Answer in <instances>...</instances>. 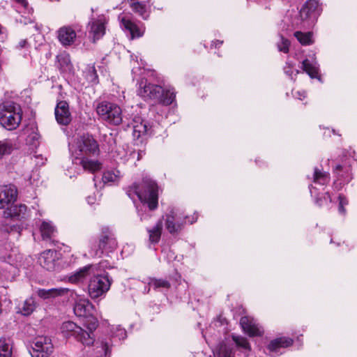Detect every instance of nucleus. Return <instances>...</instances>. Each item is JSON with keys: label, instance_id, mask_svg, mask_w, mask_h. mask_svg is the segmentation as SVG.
I'll return each instance as SVG.
<instances>
[{"label": "nucleus", "instance_id": "34", "mask_svg": "<svg viewBox=\"0 0 357 357\" xmlns=\"http://www.w3.org/2000/svg\"><path fill=\"white\" fill-rule=\"evenodd\" d=\"M14 144L10 139H6L0 141V158L4 155H9L13 150Z\"/></svg>", "mask_w": 357, "mask_h": 357}, {"label": "nucleus", "instance_id": "42", "mask_svg": "<svg viewBox=\"0 0 357 357\" xmlns=\"http://www.w3.org/2000/svg\"><path fill=\"white\" fill-rule=\"evenodd\" d=\"M116 175L113 172H107L104 173L102 179L104 183H108L114 181Z\"/></svg>", "mask_w": 357, "mask_h": 357}, {"label": "nucleus", "instance_id": "52", "mask_svg": "<svg viewBox=\"0 0 357 357\" xmlns=\"http://www.w3.org/2000/svg\"><path fill=\"white\" fill-rule=\"evenodd\" d=\"M114 142H115V140H114V137H112V135L110 134L109 135V143H111V142L114 143Z\"/></svg>", "mask_w": 357, "mask_h": 357}, {"label": "nucleus", "instance_id": "8", "mask_svg": "<svg viewBox=\"0 0 357 357\" xmlns=\"http://www.w3.org/2000/svg\"><path fill=\"white\" fill-rule=\"evenodd\" d=\"M117 247V241L114 233L108 227H102L98 237V243L92 248L93 257H100L104 250L112 252Z\"/></svg>", "mask_w": 357, "mask_h": 357}, {"label": "nucleus", "instance_id": "22", "mask_svg": "<svg viewBox=\"0 0 357 357\" xmlns=\"http://www.w3.org/2000/svg\"><path fill=\"white\" fill-rule=\"evenodd\" d=\"M89 26L90 27L89 33L92 35L93 43H96L105 33V24L100 20H94L89 24Z\"/></svg>", "mask_w": 357, "mask_h": 357}, {"label": "nucleus", "instance_id": "54", "mask_svg": "<svg viewBox=\"0 0 357 357\" xmlns=\"http://www.w3.org/2000/svg\"><path fill=\"white\" fill-rule=\"evenodd\" d=\"M14 228L15 229V230L17 231H19L21 229V227L20 226H14Z\"/></svg>", "mask_w": 357, "mask_h": 357}, {"label": "nucleus", "instance_id": "31", "mask_svg": "<svg viewBox=\"0 0 357 357\" xmlns=\"http://www.w3.org/2000/svg\"><path fill=\"white\" fill-rule=\"evenodd\" d=\"M132 10L137 13L144 20H147L149 17V13L146 10V5L144 3L135 1L131 4Z\"/></svg>", "mask_w": 357, "mask_h": 357}, {"label": "nucleus", "instance_id": "38", "mask_svg": "<svg viewBox=\"0 0 357 357\" xmlns=\"http://www.w3.org/2000/svg\"><path fill=\"white\" fill-rule=\"evenodd\" d=\"M150 285L155 289L159 288L169 289L171 287L170 283L167 280L162 279H153L150 282Z\"/></svg>", "mask_w": 357, "mask_h": 357}, {"label": "nucleus", "instance_id": "46", "mask_svg": "<svg viewBox=\"0 0 357 357\" xmlns=\"http://www.w3.org/2000/svg\"><path fill=\"white\" fill-rule=\"evenodd\" d=\"M26 45H27V41H26V40H21L19 42V43H18V45H17V48H19V49H22V48L25 47Z\"/></svg>", "mask_w": 357, "mask_h": 357}, {"label": "nucleus", "instance_id": "43", "mask_svg": "<svg viewBox=\"0 0 357 357\" xmlns=\"http://www.w3.org/2000/svg\"><path fill=\"white\" fill-rule=\"evenodd\" d=\"M114 335L118 337L119 340H124L127 337V332L124 328H117Z\"/></svg>", "mask_w": 357, "mask_h": 357}, {"label": "nucleus", "instance_id": "44", "mask_svg": "<svg viewBox=\"0 0 357 357\" xmlns=\"http://www.w3.org/2000/svg\"><path fill=\"white\" fill-rule=\"evenodd\" d=\"M102 349L105 351V357H109L111 354V349L109 347V345L107 342H105L102 344Z\"/></svg>", "mask_w": 357, "mask_h": 357}, {"label": "nucleus", "instance_id": "3", "mask_svg": "<svg viewBox=\"0 0 357 357\" xmlns=\"http://www.w3.org/2000/svg\"><path fill=\"white\" fill-rule=\"evenodd\" d=\"M138 94L144 98L153 100L163 105H171L176 96L174 91L165 90L159 85L147 84L146 80L140 82Z\"/></svg>", "mask_w": 357, "mask_h": 357}, {"label": "nucleus", "instance_id": "4", "mask_svg": "<svg viewBox=\"0 0 357 357\" xmlns=\"http://www.w3.org/2000/svg\"><path fill=\"white\" fill-rule=\"evenodd\" d=\"M22 121L20 106L12 101H8L0 106V123L8 130L16 129Z\"/></svg>", "mask_w": 357, "mask_h": 357}, {"label": "nucleus", "instance_id": "36", "mask_svg": "<svg viewBox=\"0 0 357 357\" xmlns=\"http://www.w3.org/2000/svg\"><path fill=\"white\" fill-rule=\"evenodd\" d=\"M302 64L303 70L310 75V77L315 78L317 77V69L314 67L307 59L304 60Z\"/></svg>", "mask_w": 357, "mask_h": 357}, {"label": "nucleus", "instance_id": "21", "mask_svg": "<svg viewBox=\"0 0 357 357\" xmlns=\"http://www.w3.org/2000/svg\"><path fill=\"white\" fill-rule=\"evenodd\" d=\"M68 291V289L64 288L39 289L37 295L43 300H52L65 295Z\"/></svg>", "mask_w": 357, "mask_h": 357}, {"label": "nucleus", "instance_id": "53", "mask_svg": "<svg viewBox=\"0 0 357 357\" xmlns=\"http://www.w3.org/2000/svg\"><path fill=\"white\" fill-rule=\"evenodd\" d=\"M93 199H93V197H89L87 198V200H88L89 204H92V203H93Z\"/></svg>", "mask_w": 357, "mask_h": 357}, {"label": "nucleus", "instance_id": "32", "mask_svg": "<svg viewBox=\"0 0 357 357\" xmlns=\"http://www.w3.org/2000/svg\"><path fill=\"white\" fill-rule=\"evenodd\" d=\"M314 182L320 185H326L330 181L329 174L325 172H321L317 168L314 169Z\"/></svg>", "mask_w": 357, "mask_h": 357}, {"label": "nucleus", "instance_id": "47", "mask_svg": "<svg viewBox=\"0 0 357 357\" xmlns=\"http://www.w3.org/2000/svg\"><path fill=\"white\" fill-rule=\"evenodd\" d=\"M324 201H326L325 197L316 198V204H318L319 206H321L323 205Z\"/></svg>", "mask_w": 357, "mask_h": 357}, {"label": "nucleus", "instance_id": "6", "mask_svg": "<svg viewBox=\"0 0 357 357\" xmlns=\"http://www.w3.org/2000/svg\"><path fill=\"white\" fill-rule=\"evenodd\" d=\"M96 112L100 119L114 126L122 123V110L115 103L102 101L96 106Z\"/></svg>", "mask_w": 357, "mask_h": 357}, {"label": "nucleus", "instance_id": "51", "mask_svg": "<svg viewBox=\"0 0 357 357\" xmlns=\"http://www.w3.org/2000/svg\"><path fill=\"white\" fill-rule=\"evenodd\" d=\"M223 43V41L222 40H216L215 42H214V44L215 45V47H217V45H220Z\"/></svg>", "mask_w": 357, "mask_h": 357}, {"label": "nucleus", "instance_id": "11", "mask_svg": "<svg viewBox=\"0 0 357 357\" xmlns=\"http://www.w3.org/2000/svg\"><path fill=\"white\" fill-rule=\"evenodd\" d=\"M300 12L301 16L313 26L321 14V7L317 0H307L301 7Z\"/></svg>", "mask_w": 357, "mask_h": 357}, {"label": "nucleus", "instance_id": "14", "mask_svg": "<svg viewBox=\"0 0 357 357\" xmlns=\"http://www.w3.org/2000/svg\"><path fill=\"white\" fill-rule=\"evenodd\" d=\"M334 172L337 178V180L334 182V185L337 190L342 188V184L349 183L352 178L349 166L337 165Z\"/></svg>", "mask_w": 357, "mask_h": 357}, {"label": "nucleus", "instance_id": "37", "mask_svg": "<svg viewBox=\"0 0 357 357\" xmlns=\"http://www.w3.org/2000/svg\"><path fill=\"white\" fill-rule=\"evenodd\" d=\"M232 339H233L234 342H235L236 346L241 347V348L245 349L248 351H250L251 349L250 345L246 338L243 337L232 335Z\"/></svg>", "mask_w": 357, "mask_h": 357}, {"label": "nucleus", "instance_id": "27", "mask_svg": "<svg viewBox=\"0 0 357 357\" xmlns=\"http://www.w3.org/2000/svg\"><path fill=\"white\" fill-rule=\"evenodd\" d=\"M35 309L36 303L34 298L30 297L18 305L17 312L20 313L24 316H29L34 311Z\"/></svg>", "mask_w": 357, "mask_h": 357}, {"label": "nucleus", "instance_id": "9", "mask_svg": "<svg viewBox=\"0 0 357 357\" xmlns=\"http://www.w3.org/2000/svg\"><path fill=\"white\" fill-rule=\"evenodd\" d=\"M112 284V279L109 278L108 273L105 275H93L90 279L88 285L89 294L91 298H97L106 293Z\"/></svg>", "mask_w": 357, "mask_h": 357}, {"label": "nucleus", "instance_id": "16", "mask_svg": "<svg viewBox=\"0 0 357 357\" xmlns=\"http://www.w3.org/2000/svg\"><path fill=\"white\" fill-rule=\"evenodd\" d=\"M97 270L96 265L89 264L86 265L78 271L72 274L68 280L72 283H77L80 282H83L88 277L91 276L96 273V271Z\"/></svg>", "mask_w": 357, "mask_h": 357}, {"label": "nucleus", "instance_id": "29", "mask_svg": "<svg viewBox=\"0 0 357 357\" xmlns=\"http://www.w3.org/2000/svg\"><path fill=\"white\" fill-rule=\"evenodd\" d=\"M291 25L294 29H310L312 27L308 20L301 16V12L292 18Z\"/></svg>", "mask_w": 357, "mask_h": 357}, {"label": "nucleus", "instance_id": "26", "mask_svg": "<svg viewBox=\"0 0 357 357\" xmlns=\"http://www.w3.org/2000/svg\"><path fill=\"white\" fill-rule=\"evenodd\" d=\"M13 340L9 337H0V357H12Z\"/></svg>", "mask_w": 357, "mask_h": 357}, {"label": "nucleus", "instance_id": "15", "mask_svg": "<svg viewBox=\"0 0 357 357\" xmlns=\"http://www.w3.org/2000/svg\"><path fill=\"white\" fill-rule=\"evenodd\" d=\"M132 127L133 130L132 135L135 139H139L143 135L151 134V126L149 125V123L140 117L134 119Z\"/></svg>", "mask_w": 357, "mask_h": 357}, {"label": "nucleus", "instance_id": "24", "mask_svg": "<svg viewBox=\"0 0 357 357\" xmlns=\"http://www.w3.org/2000/svg\"><path fill=\"white\" fill-rule=\"evenodd\" d=\"M163 227L162 218L158 220L156 225L151 229H147L149 233V240L151 243H158L161 238L162 230Z\"/></svg>", "mask_w": 357, "mask_h": 357}, {"label": "nucleus", "instance_id": "45", "mask_svg": "<svg viewBox=\"0 0 357 357\" xmlns=\"http://www.w3.org/2000/svg\"><path fill=\"white\" fill-rule=\"evenodd\" d=\"M59 62L60 63L61 66H66V67L70 63V59L68 56H63L61 59H59Z\"/></svg>", "mask_w": 357, "mask_h": 357}, {"label": "nucleus", "instance_id": "23", "mask_svg": "<svg viewBox=\"0 0 357 357\" xmlns=\"http://www.w3.org/2000/svg\"><path fill=\"white\" fill-rule=\"evenodd\" d=\"M235 345L233 343L220 342L217 347L215 357H234Z\"/></svg>", "mask_w": 357, "mask_h": 357}, {"label": "nucleus", "instance_id": "12", "mask_svg": "<svg viewBox=\"0 0 357 357\" xmlns=\"http://www.w3.org/2000/svg\"><path fill=\"white\" fill-rule=\"evenodd\" d=\"M55 118L59 124L68 126L72 121L69 105L66 100L58 101L54 109Z\"/></svg>", "mask_w": 357, "mask_h": 357}, {"label": "nucleus", "instance_id": "33", "mask_svg": "<svg viewBox=\"0 0 357 357\" xmlns=\"http://www.w3.org/2000/svg\"><path fill=\"white\" fill-rule=\"evenodd\" d=\"M294 36L303 45H309L312 43V33L311 32H302L297 31L294 32Z\"/></svg>", "mask_w": 357, "mask_h": 357}, {"label": "nucleus", "instance_id": "55", "mask_svg": "<svg viewBox=\"0 0 357 357\" xmlns=\"http://www.w3.org/2000/svg\"><path fill=\"white\" fill-rule=\"evenodd\" d=\"M33 139H38V137H37V135L36 134L34 136H33Z\"/></svg>", "mask_w": 357, "mask_h": 357}, {"label": "nucleus", "instance_id": "28", "mask_svg": "<svg viewBox=\"0 0 357 357\" xmlns=\"http://www.w3.org/2000/svg\"><path fill=\"white\" fill-rule=\"evenodd\" d=\"M292 344V339L289 337H280L272 340L268 345V349L271 351H277L279 348L287 347Z\"/></svg>", "mask_w": 357, "mask_h": 357}, {"label": "nucleus", "instance_id": "49", "mask_svg": "<svg viewBox=\"0 0 357 357\" xmlns=\"http://www.w3.org/2000/svg\"><path fill=\"white\" fill-rule=\"evenodd\" d=\"M17 3L22 4L24 7H26L28 5V3L26 0H15Z\"/></svg>", "mask_w": 357, "mask_h": 357}, {"label": "nucleus", "instance_id": "10", "mask_svg": "<svg viewBox=\"0 0 357 357\" xmlns=\"http://www.w3.org/2000/svg\"><path fill=\"white\" fill-rule=\"evenodd\" d=\"M53 350L54 347L50 337L38 336L32 340L29 353L32 357H48Z\"/></svg>", "mask_w": 357, "mask_h": 357}, {"label": "nucleus", "instance_id": "48", "mask_svg": "<svg viewBox=\"0 0 357 357\" xmlns=\"http://www.w3.org/2000/svg\"><path fill=\"white\" fill-rule=\"evenodd\" d=\"M138 215L140 217V220L141 221H143V220H146V219L150 218L149 215H144L142 213H141L139 211H138Z\"/></svg>", "mask_w": 357, "mask_h": 357}, {"label": "nucleus", "instance_id": "35", "mask_svg": "<svg viewBox=\"0 0 357 357\" xmlns=\"http://www.w3.org/2000/svg\"><path fill=\"white\" fill-rule=\"evenodd\" d=\"M42 237L44 240L50 239L54 231V228L50 224L43 222L40 227Z\"/></svg>", "mask_w": 357, "mask_h": 357}, {"label": "nucleus", "instance_id": "13", "mask_svg": "<svg viewBox=\"0 0 357 357\" xmlns=\"http://www.w3.org/2000/svg\"><path fill=\"white\" fill-rule=\"evenodd\" d=\"M240 324L243 331L250 336H261L264 333L255 319L250 317H242L240 319Z\"/></svg>", "mask_w": 357, "mask_h": 357}, {"label": "nucleus", "instance_id": "39", "mask_svg": "<svg viewBox=\"0 0 357 357\" xmlns=\"http://www.w3.org/2000/svg\"><path fill=\"white\" fill-rule=\"evenodd\" d=\"M86 76L91 82L93 84H98L99 82L98 75L94 65L88 66Z\"/></svg>", "mask_w": 357, "mask_h": 357}, {"label": "nucleus", "instance_id": "41", "mask_svg": "<svg viewBox=\"0 0 357 357\" xmlns=\"http://www.w3.org/2000/svg\"><path fill=\"white\" fill-rule=\"evenodd\" d=\"M339 199V206H338V211L339 213L345 215L346 213V209L344 208V206L348 204V201L346 199V197L343 195H339L338 196Z\"/></svg>", "mask_w": 357, "mask_h": 357}, {"label": "nucleus", "instance_id": "30", "mask_svg": "<svg viewBox=\"0 0 357 357\" xmlns=\"http://www.w3.org/2000/svg\"><path fill=\"white\" fill-rule=\"evenodd\" d=\"M53 252L48 250L44 252L40 259V264L47 271H52L54 268Z\"/></svg>", "mask_w": 357, "mask_h": 357}, {"label": "nucleus", "instance_id": "25", "mask_svg": "<svg viewBox=\"0 0 357 357\" xmlns=\"http://www.w3.org/2000/svg\"><path fill=\"white\" fill-rule=\"evenodd\" d=\"M165 226L167 231L172 235H176L181 231L183 224L179 222H175L174 211H172L171 213L167 215Z\"/></svg>", "mask_w": 357, "mask_h": 357}, {"label": "nucleus", "instance_id": "19", "mask_svg": "<svg viewBox=\"0 0 357 357\" xmlns=\"http://www.w3.org/2000/svg\"><path fill=\"white\" fill-rule=\"evenodd\" d=\"M58 38L63 45H70L76 38V33L71 26H64L59 29Z\"/></svg>", "mask_w": 357, "mask_h": 357}, {"label": "nucleus", "instance_id": "1", "mask_svg": "<svg viewBox=\"0 0 357 357\" xmlns=\"http://www.w3.org/2000/svg\"><path fill=\"white\" fill-rule=\"evenodd\" d=\"M76 158L85 170L91 172L99 171L102 164L97 160H90L88 156H98L100 154L99 144L92 135L89 133L80 136L77 142Z\"/></svg>", "mask_w": 357, "mask_h": 357}, {"label": "nucleus", "instance_id": "50", "mask_svg": "<svg viewBox=\"0 0 357 357\" xmlns=\"http://www.w3.org/2000/svg\"><path fill=\"white\" fill-rule=\"evenodd\" d=\"M324 197H326V200L328 199L329 202H331V197L329 192H326Z\"/></svg>", "mask_w": 357, "mask_h": 357}, {"label": "nucleus", "instance_id": "18", "mask_svg": "<svg viewBox=\"0 0 357 357\" xmlns=\"http://www.w3.org/2000/svg\"><path fill=\"white\" fill-rule=\"evenodd\" d=\"M27 207L24 204L13 205L4 211V217L21 220L26 218Z\"/></svg>", "mask_w": 357, "mask_h": 357}, {"label": "nucleus", "instance_id": "17", "mask_svg": "<svg viewBox=\"0 0 357 357\" xmlns=\"http://www.w3.org/2000/svg\"><path fill=\"white\" fill-rule=\"evenodd\" d=\"M17 197V191L12 187L3 185L0 187V208H4L14 202Z\"/></svg>", "mask_w": 357, "mask_h": 357}, {"label": "nucleus", "instance_id": "40", "mask_svg": "<svg viewBox=\"0 0 357 357\" xmlns=\"http://www.w3.org/2000/svg\"><path fill=\"white\" fill-rule=\"evenodd\" d=\"M290 45V42L288 39L284 38L283 36H280V41L278 43V48L280 52H282L284 53H287L289 52V48Z\"/></svg>", "mask_w": 357, "mask_h": 357}, {"label": "nucleus", "instance_id": "7", "mask_svg": "<svg viewBox=\"0 0 357 357\" xmlns=\"http://www.w3.org/2000/svg\"><path fill=\"white\" fill-rule=\"evenodd\" d=\"M61 331L63 336L66 338L74 337L77 341L86 346L93 344V333H91L89 330L87 331H84L73 321L63 322L61 325Z\"/></svg>", "mask_w": 357, "mask_h": 357}, {"label": "nucleus", "instance_id": "2", "mask_svg": "<svg viewBox=\"0 0 357 357\" xmlns=\"http://www.w3.org/2000/svg\"><path fill=\"white\" fill-rule=\"evenodd\" d=\"M131 199L136 195L142 203L147 204L149 210L154 211L158 204V186L156 182L149 177L143 178L140 183H135L127 190Z\"/></svg>", "mask_w": 357, "mask_h": 357}, {"label": "nucleus", "instance_id": "5", "mask_svg": "<svg viewBox=\"0 0 357 357\" xmlns=\"http://www.w3.org/2000/svg\"><path fill=\"white\" fill-rule=\"evenodd\" d=\"M73 310L77 317L82 318L83 326L93 333L98 326V321L93 315V305L88 300L79 299L75 302Z\"/></svg>", "mask_w": 357, "mask_h": 357}, {"label": "nucleus", "instance_id": "20", "mask_svg": "<svg viewBox=\"0 0 357 357\" xmlns=\"http://www.w3.org/2000/svg\"><path fill=\"white\" fill-rule=\"evenodd\" d=\"M121 25L123 29L130 34V38H140L144 35V30L141 29L137 24L130 20L123 17L121 20Z\"/></svg>", "mask_w": 357, "mask_h": 357}]
</instances>
